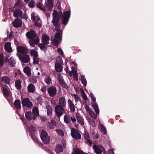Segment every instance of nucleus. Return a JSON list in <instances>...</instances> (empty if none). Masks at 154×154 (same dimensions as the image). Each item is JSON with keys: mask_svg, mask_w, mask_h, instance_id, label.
Wrapping results in <instances>:
<instances>
[{"mask_svg": "<svg viewBox=\"0 0 154 154\" xmlns=\"http://www.w3.org/2000/svg\"><path fill=\"white\" fill-rule=\"evenodd\" d=\"M62 12L60 10L58 12L56 10H54L52 13L53 19L52 22L55 26V30L57 33L55 35L54 40L52 42L53 45L55 46L58 45L61 41V36L62 31L60 29V25L59 23V19L62 17Z\"/></svg>", "mask_w": 154, "mask_h": 154, "instance_id": "obj_1", "label": "nucleus"}, {"mask_svg": "<svg viewBox=\"0 0 154 154\" xmlns=\"http://www.w3.org/2000/svg\"><path fill=\"white\" fill-rule=\"evenodd\" d=\"M26 36L30 39L29 43L32 47H34L35 44H38L39 42V39L35 32L31 30L26 33Z\"/></svg>", "mask_w": 154, "mask_h": 154, "instance_id": "obj_2", "label": "nucleus"}, {"mask_svg": "<svg viewBox=\"0 0 154 154\" xmlns=\"http://www.w3.org/2000/svg\"><path fill=\"white\" fill-rule=\"evenodd\" d=\"M92 106L94 109L96 113H94L93 111H90L89 114L91 117L94 119H97V116L99 115V110L98 108V106L97 104L96 103H93Z\"/></svg>", "mask_w": 154, "mask_h": 154, "instance_id": "obj_3", "label": "nucleus"}, {"mask_svg": "<svg viewBox=\"0 0 154 154\" xmlns=\"http://www.w3.org/2000/svg\"><path fill=\"white\" fill-rule=\"evenodd\" d=\"M40 136L42 141L45 143H48L50 140V138L47 133L44 130H42L40 134Z\"/></svg>", "mask_w": 154, "mask_h": 154, "instance_id": "obj_4", "label": "nucleus"}, {"mask_svg": "<svg viewBox=\"0 0 154 154\" xmlns=\"http://www.w3.org/2000/svg\"><path fill=\"white\" fill-rule=\"evenodd\" d=\"M93 149L96 154H105V151L103 147L100 145H94Z\"/></svg>", "mask_w": 154, "mask_h": 154, "instance_id": "obj_5", "label": "nucleus"}, {"mask_svg": "<svg viewBox=\"0 0 154 154\" xmlns=\"http://www.w3.org/2000/svg\"><path fill=\"white\" fill-rule=\"evenodd\" d=\"M45 8L46 11H50L52 10L54 7V2L53 0H45L44 4Z\"/></svg>", "mask_w": 154, "mask_h": 154, "instance_id": "obj_6", "label": "nucleus"}, {"mask_svg": "<svg viewBox=\"0 0 154 154\" xmlns=\"http://www.w3.org/2000/svg\"><path fill=\"white\" fill-rule=\"evenodd\" d=\"M68 68H66V72L67 73H69L70 76L73 75L74 79L77 80L78 79L77 71L76 68H71V70L69 69Z\"/></svg>", "mask_w": 154, "mask_h": 154, "instance_id": "obj_7", "label": "nucleus"}, {"mask_svg": "<svg viewBox=\"0 0 154 154\" xmlns=\"http://www.w3.org/2000/svg\"><path fill=\"white\" fill-rule=\"evenodd\" d=\"M63 107L56 105L55 108V113L58 117H60L65 113Z\"/></svg>", "mask_w": 154, "mask_h": 154, "instance_id": "obj_8", "label": "nucleus"}, {"mask_svg": "<svg viewBox=\"0 0 154 154\" xmlns=\"http://www.w3.org/2000/svg\"><path fill=\"white\" fill-rule=\"evenodd\" d=\"M71 134L72 136L76 139L79 140L81 138V134L76 129H72Z\"/></svg>", "mask_w": 154, "mask_h": 154, "instance_id": "obj_9", "label": "nucleus"}, {"mask_svg": "<svg viewBox=\"0 0 154 154\" xmlns=\"http://www.w3.org/2000/svg\"><path fill=\"white\" fill-rule=\"evenodd\" d=\"M48 93L51 97H54L56 94L57 89L54 86H51L47 89Z\"/></svg>", "mask_w": 154, "mask_h": 154, "instance_id": "obj_10", "label": "nucleus"}, {"mask_svg": "<svg viewBox=\"0 0 154 154\" xmlns=\"http://www.w3.org/2000/svg\"><path fill=\"white\" fill-rule=\"evenodd\" d=\"M22 104L23 107L26 106L28 108H30L32 106V102L27 98L22 100Z\"/></svg>", "mask_w": 154, "mask_h": 154, "instance_id": "obj_11", "label": "nucleus"}, {"mask_svg": "<svg viewBox=\"0 0 154 154\" xmlns=\"http://www.w3.org/2000/svg\"><path fill=\"white\" fill-rule=\"evenodd\" d=\"M70 16V12L69 11H65L64 12V15L63 18V23L66 25L68 23Z\"/></svg>", "mask_w": 154, "mask_h": 154, "instance_id": "obj_12", "label": "nucleus"}, {"mask_svg": "<svg viewBox=\"0 0 154 154\" xmlns=\"http://www.w3.org/2000/svg\"><path fill=\"white\" fill-rule=\"evenodd\" d=\"M57 80H58L59 84L63 88L66 89H68V86L61 76L60 75H58Z\"/></svg>", "mask_w": 154, "mask_h": 154, "instance_id": "obj_13", "label": "nucleus"}, {"mask_svg": "<svg viewBox=\"0 0 154 154\" xmlns=\"http://www.w3.org/2000/svg\"><path fill=\"white\" fill-rule=\"evenodd\" d=\"M63 67V61L62 58L58 57L56 59L55 64V67Z\"/></svg>", "mask_w": 154, "mask_h": 154, "instance_id": "obj_14", "label": "nucleus"}, {"mask_svg": "<svg viewBox=\"0 0 154 154\" xmlns=\"http://www.w3.org/2000/svg\"><path fill=\"white\" fill-rule=\"evenodd\" d=\"M19 60L21 62L27 63L30 60V58L29 55H24L22 56H18Z\"/></svg>", "mask_w": 154, "mask_h": 154, "instance_id": "obj_15", "label": "nucleus"}, {"mask_svg": "<svg viewBox=\"0 0 154 154\" xmlns=\"http://www.w3.org/2000/svg\"><path fill=\"white\" fill-rule=\"evenodd\" d=\"M66 103L65 97H62L59 99V104L57 105H58L63 108H65L66 106Z\"/></svg>", "mask_w": 154, "mask_h": 154, "instance_id": "obj_16", "label": "nucleus"}, {"mask_svg": "<svg viewBox=\"0 0 154 154\" xmlns=\"http://www.w3.org/2000/svg\"><path fill=\"white\" fill-rule=\"evenodd\" d=\"M67 103L68 107L72 112H74L75 111V108H76L73 102L70 99H68L67 100Z\"/></svg>", "mask_w": 154, "mask_h": 154, "instance_id": "obj_17", "label": "nucleus"}, {"mask_svg": "<svg viewBox=\"0 0 154 154\" xmlns=\"http://www.w3.org/2000/svg\"><path fill=\"white\" fill-rule=\"evenodd\" d=\"M31 19L33 21V23L41 20L39 16L36 14L34 12H32L31 13Z\"/></svg>", "mask_w": 154, "mask_h": 154, "instance_id": "obj_18", "label": "nucleus"}, {"mask_svg": "<svg viewBox=\"0 0 154 154\" xmlns=\"http://www.w3.org/2000/svg\"><path fill=\"white\" fill-rule=\"evenodd\" d=\"M75 116L77 121L79 124L81 125H83L84 124V121L82 117L78 113L76 114Z\"/></svg>", "mask_w": 154, "mask_h": 154, "instance_id": "obj_19", "label": "nucleus"}, {"mask_svg": "<svg viewBox=\"0 0 154 154\" xmlns=\"http://www.w3.org/2000/svg\"><path fill=\"white\" fill-rule=\"evenodd\" d=\"M25 117L28 120H34L35 119V116L31 111L27 112L25 113Z\"/></svg>", "mask_w": 154, "mask_h": 154, "instance_id": "obj_20", "label": "nucleus"}, {"mask_svg": "<svg viewBox=\"0 0 154 154\" xmlns=\"http://www.w3.org/2000/svg\"><path fill=\"white\" fill-rule=\"evenodd\" d=\"M13 25L15 27H20L22 25V21L21 20L19 19H16L13 22Z\"/></svg>", "mask_w": 154, "mask_h": 154, "instance_id": "obj_21", "label": "nucleus"}, {"mask_svg": "<svg viewBox=\"0 0 154 154\" xmlns=\"http://www.w3.org/2000/svg\"><path fill=\"white\" fill-rule=\"evenodd\" d=\"M17 51L21 54H26L28 52L26 48L22 46H18L17 48Z\"/></svg>", "mask_w": 154, "mask_h": 154, "instance_id": "obj_22", "label": "nucleus"}, {"mask_svg": "<svg viewBox=\"0 0 154 154\" xmlns=\"http://www.w3.org/2000/svg\"><path fill=\"white\" fill-rule=\"evenodd\" d=\"M50 38L46 35H43L42 36V42L45 45H48L49 43Z\"/></svg>", "mask_w": 154, "mask_h": 154, "instance_id": "obj_23", "label": "nucleus"}, {"mask_svg": "<svg viewBox=\"0 0 154 154\" xmlns=\"http://www.w3.org/2000/svg\"><path fill=\"white\" fill-rule=\"evenodd\" d=\"M47 128L49 129H53L56 127L55 122L53 120H51V122H48L47 124Z\"/></svg>", "mask_w": 154, "mask_h": 154, "instance_id": "obj_24", "label": "nucleus"}, {"mask_svg": "<svg viewBox=\"0 0 154 154\" xmlns=\"http://www.w3.org/2000/svg\"><path fill=\"white\" fill-rule=\"evenodd\" d=\"M5 48L8 52L10 53L12 51V48L11 47V44L9 42H7L5 44Z\"/></svg>", "mask_w": 154, "mask_h": 154, "instance_id": "obj_25", "label": "nucleus"}, {"mask_svg": "<svg viewBox=\"0 0 154 154\" xmlns=\"http://www.w3.org/2000/svg\"><path fill=\"white\" fill-rule=\"evenodd\" d=\"M56 152L58 154L63 151V148L62 145L57 144L55 147Z\"/></svg>", "mask_w": 154, "mask_h": 154, "instance_id": "obj_26", "label": "nucleus"}, {"mask_svg": "<svg viewBox=\"0 0 154 154\" xmlns=\"http://www.w3.org/2000/svg\"><path fill=\"white\" fill-rule=\"evenodd\" d=\"M22 14V11L18 9L14 11L13 15L15 17H18L21 16Z\"/></svg>", "mask_w": 154, "mask_h": 154, "instance_id": "obj_27", "label": "nucleus"}, {"mask_svg": "<svg viewBox=\"0 0 154 154\" xmlns=\"http://www.w3.org/2000/svg\"><path fill=\"white\" fill-rule=\"evenodd\" d=\"M84 139L86 140L87 142L89 143L90 145H91L92 144V143L90 141V138L89 133L86 131H85V133L84 135Z\"/></svg>", "mask_w": 154, "mask_h": 154, "instance_id": "obj_28", "label": "nucleus"}, {"mask_svg": "<svg viewBox=\"0 0 154 154\" xmlns=\"http://www.w3.org/2000/svg\"><path fill=\"white\" fill-rule=\"evenodd\" d=\"M27 89L28 91L30 93H33L35 91V87L32 84H30L28 85Z\"/></svg>", "mask_w": 154, "mask_h": 154, "instance_id": "obj_29", "label": "nucleus"}, {"mask_svg": "<svg viewBox=\"0 0 154 154\" xmlns=\"http://www.w3.org/2000/svg\"><path fill=\"white\" fill-rule=\"evenodd\" d=\"M98 127L99 129L100 130L102 133L103 134H105L106 133V130L105 127L100 123L98 125Z\"/></svg>", "mask_w": 154, "mask_h": 154, "instance_id": "obj_30", "label": "nucleus"}, {"mask_svg": "<svg viewBox=\"0 0 154 154\" xmlns=\"http://www.w3.org/2000/svg\"><path fill=\"white\" fill-rule=\"evenodd\" d=\"M14 105L17 109H19L21 108V102L20 100H17L14 102Z\"/></svg>", "mask_w": 154, "mask_h": 154, "instance_id": "obj_31", "label": "nucleus"}, {"mask_svg": "<svg viewBox=\"0 0 154 154\" xmlns=\"http://www.w3.org/2000/svg\"><path fill=\"white\" fill-rule=\"evenodd\" d=\"M8 62L11 66L14 67L15 66L16 61L13 57H11L8 59Z\"/></svg>", "mask_w": 154, "mask_h": 154, "instance_id": "obj_32", "label": "nucleus"}, {"mask_svg": "<svg viewBox=\"0 0 154 154\" xmlns=\"http://www.w3.org/2000/svg\"><path fill=\"white\" fill-rule=\"evenodd\" d=\"M2 91L3 94L5 96H9V93L6 86H5L2 87Z\"/></svg>", "mask_w": 154, "mask_h": 154, "instance_id": "obj_33", "label": "nucleus"}, {"mask_svg": "<svg viewBox=\"0 0 154 154\" xmlns=\"http://www.w3.org/2000/svg\"><path fill=\"white\" fill-rule=\"evenodd\" d=\"M72 96L74 98L75 102L77 103L78 101L81 102V97L78 95L76 94H72Z\"/></svg>", "mask_w": 154, "mask_h": 154, "instance_id": "obj_34", "label": "nucleus"}, {"mask_svg": "<svg viewBox=\"0 0 154 154\" xmlns=\"http://www.w3.org/2000/svg\"><path fill=\"white\" fill-rule=\"evenodd\" d=\"M64 122L67 124L69 123L70 122V117L69 115H66L64 117Z\"/></svg>", "mask_w": 154, "mask_h": 154, "instance_id": "obj_35", "label": "nucleus"}, {"mask_svg": "<svg viewBox=\"0 0 154 154\" xmlns=\"http://www.w3.org/2000/svg\"><path fill=\"white\" fill-rule=\"evenodd\" d=\"M46 109L47 110V113L48 116L51 115L53 109L52 107L49 105H48L46 106Z\"/></svg>", "mask_w": 154, "mask_h": 154, "instance_id": "obj_36", "label": "nucleus"}, {"mask_svg": "<svg viewBox=\"0 0 154 154\" xmlns=\"http://www.w3.org/2000/svg\"><path fill=\"white\" fill-rule=\"evenodd\" d=\"M32 113L35 117L39 115L38 110L37 107H35L33 109Z\"/></svg>", "mask_w": 154, "mask_h": 154, "instance_id": "obj_37", "label": "nucleus"}, {"mask_svg": "<svg viewBox=\"0 0 154 154\" xmlns=\"http://www.w3.org/2000/svg\"><path fill=\"white\" fill-rule=\"evenodd\" d=\"M15 86L17 89H20L21 88V81L19 80H17L15 82Z\"/></svg>", "mask_w": 154, "mask_h": 154, "instance_id": "obj_38", "label": "nucleus"}, {"mask_svg": "<svg viewBox=\"0 0 154 154\" xmlns=\"http://www.w3.org/2000/svg\"><path fill=\"white\" fill-rule=\"evenodd\" d=\"M23 70L24 72L28 76H29L31 75V70L30 68H24Z\"/></svg>", "mask_w": 154, "mask_h": 154, "instance_id": "obj_39", "label": "nucleus"}, {"mask_svg": "<svg viewBox=\"0 0 154 154\" xmlns=\"http://www.w3.org/2000/svg\"><path fill=\"white\" fill-rule=\"evenodd\" d=\"M35 26L38 28H40L42 26V21L41 20L34 23Z\"/></svg>", "mask_w": 154, "mask_h": 154, "instance_id": "obj_40", "label": "nucleus"}, {"mask_svg": "<svg viewBox=\"0 0 154 154\" xmlns=\"http://www.w3.org/2000/svg\"><path fill=\"white\" fill-rule=\"evenodd\" d=\"M2 81L6 84L10 83V79L9 78L6 76L2 77Z\"/></svg>", "mask_w": 154, "mask_h": 154, "instance_id": "obj_41", "label": "nucleus"}, {"mask_svg": "<svg viewBox=\"0 0 154 154\" xmlns=\"http://www.w3.org/2000/svg\"><path fill=\"white\" fill-rule=\"evenodd\" d=\"M30 53L31 56H33V57H37L38 56L37 52L34 49H32L30 51Z\"/></svg>", "mask_w": 154, "mask_h": 154, "instance_id": "obj_42", "label": "nucleus"}, {"mask_svg": "<svg viewBox=\"0 0 154 154\" xmlns=\"http://www.w3.org/2000/svg\"><path fill=\"white\" fill-rule=\"evenodd\" d=\"M81 82L84 86H85L87 85V81L84 76L82 75L81 76Z\"/></svg>", "mask_w": 154, "mask_h": 154, "instance_id": "obj_43", "label": "nucleus"}, {"mask_svg": "<svg viewBox=\"0 0 154 154\" xmlns=\"http://www.w3.org/2000/svg\"><path fill=\"white\" fill-rule=\"evenodd\" d=\"M71 121L72 123L75 124V127L77 128L79 125L76 123V119L74 116L70 117V121Z\"/></svg>", "mask_w": 154, "mask_h": 154, "instance_id": "obj_44", "label": "nucleus"}, {"mask_svg": "<svg viewBox=\"0 0 154 154\" xmlns=\"http://www.w3.org/2000/svg\"><path fill=\"white\" fill-rule=\"evenodd\" d=\"M28 6L31 8H33L35 6V2L34 0L30 1L28 3Z\"/></svg>", "mask_w": 154, "mask_h": 154, "instance_id": "obj_45", "label": "nucleus"}, {"mask_svg": "<svg viewBox=\"0 0 154 154\" xmlns=\"http://www.w3.org/2000/svg\"><path fill=\"white\" fill-rule=\"evenodd\" d=\"M37 7L41 9V10L43 11H46V9H44V8H45V5L43 6L42 4L41 3H38L37 5Z\"/></svg>", "mask_w": 154, "mask_h": 154, "instance_id": "obj_46", "label": "nucleus"}, {"mask_svg": "<svg viewBox=\"0 0 154 154\" xmlns=\"http://www.w3.org/2000/svg\"><path fill=\"white\" fill-rule=\"evenodd\" d=\"M4 57L3 54H0V66H3L4 64Z\"/></svg>", "mask_w": 154, "mask_h": 154, "instance_id": "obj_47", "label": "nucleus"}, {"mask_svg": "<svg viewBox=\"0 0 154 154\" xmlns=\"http://www.w3.org/2000/svg\"><path fill=\"white\" fill-rule=\"evenodd\" d=\"M30 125V126H29V128H28V130L30 133H33L35 131V128L32 125Z\"/></svg>", "mask_w": 154, "mask_h": 154, "instance_id": "obj_48", "label": "nucleus"}, {"mask_svg": "<svg viewBox=\"0 0 154 154\" xmlns=\"http://www.w3.org/2000/svg\"><path fill=\"white\" fill-rule=\"evenodd\" d=\"M37 79L35 76L32 77L30 79V81L33 83H35L37 82Z\"/></svg>", "mask_w": 154, "mask_h": 154, "instance_id": "obj_49", "label": "nucleus"}, {"mask_svg": "<svg viewBox=\"0 0 154 154\" xmlns=\"http://www.w3.org/2000/svg\"><path fill=\"white\" fill-rule=\"evenodd\" d=\"M56 131L57 133L59 136L63 137L64 135V133L63 131L59 129L56 130Z\"/></svg>", "mask_w": 154, "mask_h": 154, "instance_id": "obj_50", "label": "nucleus"}, {"mask_svg": "<svg viewBox=\"0 0 154 154\" xmlns=\"http://www.w3.org/2000/svg\"><path fill=\"white\" fill-rule=\"evenodd\" d=\"M51 81V79L49 77H47L45 79V82L47 84H50Z\"/></svg>", "mask_w": 154, "mask_h": 154, "instance_id": "obj_51", "label": "nucleus"}, {"mask_svg": "<svg viewBox=\"0 0 154 154\" xmlns=\"http://www.w3.org/2000/svg\"><path fill=\"white\" fill-rule=\"evenodd\" d=\"M33 63L34 64H38V61L39 59L37 57H35L33 58Z\"/></svg>", "mask_w": 154, "mask_h": 154, "instance_id": "obj_52", "label": "nucleus"}, {"mask_svg": "<svg viewBox=\"0 0 154 154\" xmlns=\"http://www.w3.org/2000/svg\"><path fill=\"white\" fill-rule=\"evenodd\" d=\"M90 97L92 99V100L93 101V102L92 103V105H93V103L94 102L96 103L95 101L96 100L95 97H94L93 94L92 93H90Z\"/></svg>", "mask_w": 154, "mask_h": 154, "instance_id": "obj_53", "label": "nucleus"}, {"mask_svg": "<svg viewBox=\"0 0 154 154\" xmlns=\"http://www.w3.org/2000/svg\"><path fill=\"white\" fill-rule=\"evenodd\" d=\"M59 54L60 55L63 56V51L60 48H59L57 50Z\"/></svg>", "mask_w": 154, "mask_h": 154, "instance_id": "obj_54", "label": "nucleus"}, {"mask_svg": "<svg viewBox=\"0 0 154 154\" xmlns=\"http://www.w3.org/2000/svg\"><path fill=\"white\" fill-rule=\"evenodd\" d=\"M41 91L42 92L44 93L46 92V88L45 87H42L41 88Z\"/></svg>", "mask_w": 154, "mask_h": 154, "instance_id": "obj_55", "label": "nucleus"}, {"mask_svg": "<svg viewBox=\"0 0 154 154\" xmlns=\"http://www.w3.org/2000/svg\"><path fill=\"white\" fill-rule=\"evenodd\" d=\"M86 110L87 112L89 113L90 111H91V110H90V108L89 106L88 105H86L85 107Z\"/></svg>", "mask_w": 154, "mask_h": 154, "instance_id": "obj_56", "label": "nucleus"}, {"mask_svg": "<svg viewBox=\"0 0 154 154\" xmlns=\"http://www.w3.org/2000/svg\"><path fill=\"white\" fill-rule=\"evenodd\" d=\"M47 11H44L45 12V14L46 17H48V18L50 17V15L51 14V13L50 12H47Z\"/></svg>", "mask_w": 154, "mask_h": 154, "instance_id": "obj_57", "label": "nucleus"}, {"mask_svg": "<svg viewBox=\"0 0 154 154\" xmlns=\"http://www.w3.org/2000/svg\"><path fill=\"white\" fill-rule=\"evenodd\" d=\"M45 45L44 44H38V46L41 49L45 47Z\"/></svg>", "mask_w": 154, "mask_h": 154, "instance_id": "obj_58", "label": "nucleus"}, {"mask_svg": "<svg viewBox=\"0 0 154 154\" xmlns=\"http://www.w3.org/2000/svg\"><path fill=\"white\" fill-rule=\"evenodd\" d=\"M71 65L72 66V67H77L76 64L74 62H72L71 63Z\"/></svg>", "mask_w": 154, "mask_h": 154, "instance_id": "obj_59", "label": "nucleus"}, {"mask_svg": "<svg viewBox=\"0 0 154 154\" xmlns=\"http://www.w3.org/2000/svg\"><path fill=\"white\" fill-rule=\"evenodd\" d=\"M57 7L58 8V9H60L61 8V7L60 6V3L58 2L56 4Z\"/></svg>", "mask_w": 154, "mask_h": 154, "instance_id": "obj_60", "label": "nucleus"}, {"mask_svg": "<svg viewBox=\"0 0 154 154\" xmlns=\"http://www.w3.org/2000/svg\"><path fill=\"white\" fill-rule=\"evenodd\" d=\"M55 70L58 72H61L62 71V68H55Z\"/></svg>", "mask_w": 154, "mask_h": 154, "instance_id": "obj_61", "label": "nucleus"}, {"mask_svg": "<svg viewBox=\"0 0 154 154\" xmlns=\"http://www.w3.org/2000/svg\"><path fill=\"white\" fill-rule=\"evenodd\" d=\"M83 98L85 100H87L88 99V97L87 96L85 95V94H83L82 95Z\"/></svg>", "mask_w": 154, "mask_h": 154, "instance_id": "obj_62", "label": "nucleus"}, {"mask_svg": "<svg viewBox=\"0 0 154 154\" xmlns=\"http://www.w3.org/2000/svg\"><path fill=\"white\" fill-rule=\"evenodd\" d=\"M108 154H115L113 150L112 149H109L108 151Z\"/></svg>", "mask_w": 154, "mask_h": 154, "instance_id": "obj_63", "label": "nucleus"}, {"mask_svg": "<svg viewBox=\"0 0 154 154\" xmlns=\"http://www.w3.org/2000/svg\"><path fill=\"white\" fill-rule=\"evenodd\" d=\"M94 137V138L97 139H98L99 138V136L98 134H95Z\"/></svg>", "mask_w": 154, "mask_h": 154, "instance_id": "obj_64", "label": "nucleus"}]
</instances>
